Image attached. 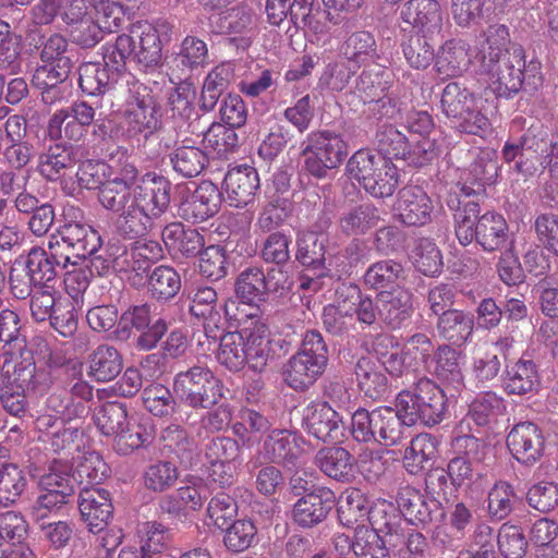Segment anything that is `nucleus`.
I'll return each instance as SVG.
<instances>
[{"instance_id":"1","label":"nucleus","mask_w":558,"mask_h":558,"mask_svg":"<svg viewBox=\"0 0 558 558\" xmlns=\"http://www.w3.org/2000/svg\"><path fill=\"white\" fill-rule=\"evenodd\" d=\"M137 177V168L124 163L98 192L100 205L117 216V232L130 240L146 235L170 205L171 183L167 178L146 173L136 184Z\"/></svg>"},{"instance_id":"2","label":"nucleus","mask_w":558,"mask_h":558,"mask_svg":"<svg viewBox=\"0 0 558 558\" xmlns=\"http://www.w3.org/2000/svg\"><path fill=\"white\" fill-rule=\"evenodd\" d=\"M102 58L106 64L117 72L125 70L130 57L145 71L154 70L161 64V40L158 29L149 24L138 22L131 28V35L117 36L113 44L102 46Z\"/></svg>"},{"instance_id":"3","label":"nucleus","mask_w":558,"mask_h":558,"mask_svg":"<svg viewBox=\"0 0 558 558\" xmlns=\"http://www.w3.org/2000/svg\"><path fill=\"white\" fill-rule=\"evenodd\" d=\"M541 68V62L536 59L526 62L524 49L513 45L500 62L483 71L490 75V88L496 96L508 99L521 89L536 92L544 81Z\"/></svg>"},{"instance_id":"4","label":"nucleus","mask_w":558,"mask_h":558,"mask_svg":"<svg viewBox=\"0 0 558 558\" xmlns=\"http://www.w3.org/2000/svg\"><path fill=\"white\" fill-rule=\"evenodd\" d=\"M128 87L124 134L130 140H148L162 126L161 105L153 89L130 74L122 75Z\"/></svg>"},{"instance_id":"5","label":"nucleus","mask_w":558,"mask_h":558,"mask_svg":"<svg viewBox=\"0 0 558 558\" xmlns=\"http://www.w3.org/2000/svg\"><path fill=\"white\" fill-rule=\"evenodd\" d=\"M407 427L422 423L425 426L439 424L447 413V397L436 383L421 377L412 389L401 390L396 398Z\"/></svg>"},{"instance_id":"6","label":"nucleus","mask_w":558,"mask_h":558,"mask_svg":"<svg viewBox=\"0 0 558 558\" xmlns=\"http://www.w3.org/2000/svg\"><path fill=\"white\" fill-rule=\"evenodd\" d=\"M328 363L327 344L317 330H307L301 348L287 362L283 380L292 389L304 391L324 373Z\"/></svg>"},{"instance_id":"7","label":"nucleus","mask_w":558,"mask_h":558,"mask_svg":"<svg viewBox=\"0 0 558 558\" xmlns=\"http://www.w3.org/2000/svg\"><path fill=\"white\" fill-rule=\"evenodd\" d=\"M350 179L377 198L389 197L399 184L397 167L380 154L357 150L347 163Z\"/></svg>"},{"instance_id":"8","label":"nucleus","mask_w":558,"mask_h":558,"mask_svg":"<svg viewBox=\"0 0 558 558\" xmlns=\"http://www.w3.org/2000/svg\"><path fill=\"white\" fill-rule=\"evenodd\" d=\"M478 104L480 99L458 82L448 83L442 89L441 111L460 133L482 136L489 130L490 122Z\"/></svg>"},{"instance_id":"9","label":"nucleus","mask_w":558,"mask_h":558,"mask_svg":"<svg viewBox=\"0 0 558 558\" xmlns=\"http://www.w3.org/2000/svg\"><path fill=\"white\" fill-rule=\"evenodd\" d=\"M401 414L397 407H378L372 411L359 408L351 417V435L359 442L397 445L407 426Z\"/></svg>"},{"instance_id":"10","label":"nucleus","mask_w":558,"mask_h":558,"mask_svg":"<svg viewBox=\"0 0 558 558\" xmlns=\"http://www.w3.org/2000/svg\"><path fill=\"white\" fill-rule=\"evenodd\" d=\"M178 399L194 410L210 409L225 397L222 380L206 365H194L173 378Z\"/></svg>"},{"instance_id":"11","label":"nucleus","mask_w":558,"mask_h":558,"mask_svg":"<svg viewBox=\"0 0 558 558\" xmlns=\"http://www.w3.org/2000/svg\"><path fill=\"white\" fill-rule=\"evenodd\" d=\"M304 169L317 179L330 177L348 155V145L341 135L323 130L310 133L302 143Z\"/></svg>"},{"instance_id":"12","label":"nucleus","mask_w":558,"mask_h":558,"mask_svg":"<svg viewBox=\"0 0 558 558\" xmlns=\"http://www.w3.org/2000/svg\"><path fill=\"white\" fill-rule=\"evenodd\" d=\"M245 314L235 300H228L223 305L225 315L239 326L244 325L246 364L254 372H262L271 355V341L268 326L258 317V307Z\"/></svg>"},{"instance_id":"13","label":"nucleus","mask_w":558,"mask_h":558,"mask_svg":"<svg viewBox=\"0 0 558 558\" xmlns=\"http://www.w3.org/2000/svg\"><path fill=\"white\" fill-rule=\"evenodd\" d=\"M75 486L76 480L72 474L50 466L48 472L39 477L38 494L31 507L32 518L40 521L58 512L70 502L75 494Z\"/></svg>"},{"instance_id":"14","label":"nucleus","mask_w":558,"mask_h":558,"mask_svg":"<svg viewBox=\"0 0 558 558\" xmlns=\"http://www.w3.org/2000/svg\"><path fill=\"white\" fill-rule=\"evenodd\" d=\"M15 265L23 267L35 284L49 286L69 265L75 266L76 262L72 260V256L62 250L57 240L49 239L47 248L31 247L15 259Z\"/></svg>"},{"instance_id":"15","label":"nucleus","mask_w":558,"mask_h":558,"mask_svg":"<svg viewBox=\"0 0 558 558\" xmlns=\"http://www.w3.org/2000/svg\"><path fill=\"white\" fill-rule=\"evenodd\" d=\"M435 204L418 185L403 186L392 206L393 217L407 227H424L433 221Z\"/></svg>"},{"instance_id":"16","label":"nucleus","mask_w":558,"mask_h":558,"mask_svg":"<svg viewBox=\"0 0 558 558\" xmlns=\"http://www.w3.org/2000/svg\"><path fill=\"white\" fill-rule=\"evenodd\" d=\"M396 501L404 520L417 527L426 529L446 514L438 500L427 499L421 490L409 485L399 488Z\"/></svg>"},{"instance_id":"17","label":"nucleus","mask_w":558,"mask_h":558,"mask_svg":"<svg viewBox=\"0 0 558 558\" xmlns=\"http://www.w3.org/2000/svg\"><path fill=\"white\" fill-rule=\"evenodd\" d=\"M221 204V194L211 181H202L194 191L186 190L181 197L178 215L191 223L203 222L215 216Z\"/></svg>"},{"instance_id":"18","label":"nucleus","mask_w":558,"mask_h":558,"mask_svg":"<svg viewBox=\"0 0 558 558\" xmlns=\"http://www.w3.org/2000/svg\"><path fill=\"white\" fill-rule=\"evenodd\" d=\"M507 447L519 463L534 465L542 459L545 450L543 429L533 422H520L509 432Z\"/></svg>"},{"instance_id":"19","label":"nucleus","mask_w":558,"mask_h":558,"mask_svg":"<svg viewBox=\"0 0 558 558\" xmlns=\"http://www.w3.org/2000/svg\"><path fill=\"white\" fill-rule=\"evenodd\" d=\"M335 493L325 486H314L293 505L291 518L294 524L312 529L324 522L335 505Z\"/></svg>"},{"instance_id":"20","label":"nucleus","mask_w":558,"mask_h":558,"mask_svg":"<svg viewBox=\"0 0 558 558\" xmlns=\"http://www.w3.org/2000/svg\"><path fill=\"white\" fill-rule=\"evenodd\" d=\"M50 239L57 240L62 250L72 256V260L94 255L102 243L101 236L95 229L76 220H66Z\"/></svg>"},{"instance_id":"21","label":"nucleus","mask_w":558,"mask_h":558,"mask_svg":"<svg viewBox=\"0 0 558 558\" xmlns=\"http://www.w3.org/2000/svg\"><path fill=\"white\" fill-rule=\"evenodd\" d=\"M306 432L324 442H339L344 425L341 415L326 401L310 403L303 412Z\"/></svg>"},{"instance_id":"22","label":"nucleus","mask_w":558,"mask_h":558,"mask_svg":"<svg viewBox=\"0 0 558 558\" xmlns=\"http://www.w3.org/2000/svg\"><path fill=\"white\" fill-rule=\"evenodd\" d=\"M81 519L90 533L102 532L113 514L110 493L100 487H85L78 496Z\"/></svg>"},{"instance_id":"23","label":"nucleus","mask_w":558,"mask_h":558,"mask_svg":"<svg viewBox=\"0 0 558 558\" xmlns=\"http://www.w3.org/2000/svg\"><path fill=\"white\" fill-rule=\"evenodd\" d=\"M155 439L153 420L145 415L133 413L125 420L122 428L113 438V449L120 456L147 448Z\"/></svg>"},{"instance_id":"24","label":"nucleus","mask_w":558,"mask_h":558,"mask_svg":"<svg viewBox=\"0 0 558 558\" xmlns=\"http://www.w3.org/2000/svg\"><path fill=\"white\" fill-rule=\"evenodd\" d=\"M501 378L502 389L509 396L530 397L541 387L537 365L524 355L514 362L506 363Z\"/></svg>"},{"instance_id":"25","label":"nucleus","mask_w":558,"mask_h":558,"mask_svg":"<svg viewBox=\"0 0 558 558\" xmlns=\"http://www.w3.org/2000/svg\"><path fill=\"white\" fill-rule=\"evenodd\" d=\"M298 440V435L288 429L272 428L264 438L259 454L270 463L292 469L302 453Z\"/></svg>"},{"instance_id":"26","label":"nucleus","mask_w":558,"mask_h":558,"mask_svg":"<svg viewBox=\"0 0 558 558\" xmlns=\"http://www.w3.org/2000/svg\"><path fill=\"white\" fill-rule=\"evenodd\" d=\"M78 85L82 92L88 96H100L102 102L113 106V90L118 84L117 72L112 66L100 63L87 62L78 69Z\"/></svg>"},{"instance_id":"27","label":"nucleus","mask_w":558,"mask_h":558,"mask_svg":"<svg viewBox=\"0 0 558 558\" xmlns=\"http://www.w3.org/2000/svg\"><path fill=\"white\" fill-rule=\"evenodd\" d=\"M77 149L69 143L57 142L38 155L37 171L48 181H57L77 163Z\"/></svg>"},{"instance_id":"28","label":"nucleus","mask_w":558,"mask_h":558,"mask_svg":"<svg viewBox=\"0 0 558 558\" xmlns=\"http://www.w3.org/2000/svg\"><path fill=\"white\" fill-rule=\"evenodd\" d=\"M259 189V177L255 168L242 165L230 169L223 180V190L231 206L244 207L253 202Z\"/></svg>"},{"instance_id":"29","label":"nucleus","mask_w":558,"mask_h":558,"mask_svg":"<svg viewBox=\"0 0 558 558\" xmlns=\"http://www.w3.org/2000/svg\"><path fill=\"white\" fill-rule=\"evenodd\" d=\"M508 27L502 24L489 25L475 40L474 59L482 69H492L510 50Z\"/></svg>"},{"instance_id":"30","label":"nucleus","mask_w":558,"mask_h":558,"mask_svg":"<svg viewBox=\"0 0 558 558\" xmlns=\"http://www.w3.org/2000/svg\"><path fill=\"white\" fill-rule=\"evenodd\" d=\"M463 353L449 344H440L435 350L433 374L448 389L459 392L464 387Z\"/></svg>"},{"instance_id":"31","label":"nucleus","mask_w":558,"mask_h":558,"mask_svg":"<svg viewBox=\"0 0 558 558\" xmlns=\"http://www.w3.org/2000/svg\"><path fill=\"white\" fill-rule=\"evenodd\" d=\"M8 384L19 388L21 392H44L51 379L44 368L36 366L31 351L22 352L21 356L14 361L13 372L8 379Z\"/></svg>"},{"instance_id":"32","label":"nucleus","mask_w":558,"mask_h":558,"mask_svg":"<svg viewBox=\"0 0 558 558\" xmlns=\"http://www.w3.org/2000/svg\"><path fill=\"white\" fill-rule=\"evenodd\" d=\"M378 301L380 323L390 329H399L413 315V294L408 289L380 291Z\"/></svg>"},{"instance_id":"33","label":"nucleus","mask_w":558,"mask_h":558,"mask_svg":"<svg viewBox=\"0 0 558 558\" xmlns=\"http://www.w3.org/2000/svg\"><path fill=\"white\" fill-rule=\"evenodd\" d=\"M436 331L446 344L462 347L472 339L474 331V317L462 310L447 311L437 317Z\"/></svg>"},{"instance_id":"34","label":"nucleus","mask_w":558,"mask_h":558,"mask_svg":"<svg viewBox=\"0 0 558 558\" xmlns=\"http://www.w3.org/2000/svg\"><path fill=\"white\" fill-rule=\"evenodd\" d=\"M386 85L387 82L383 81L380 73L371 70H364L356 80V90L365 104L373 105L369 110L378 119L393 113L391 100L386 95Z\"/></svg>"},{"instance_id":"35","label":"nucleus","mask_w":558,"mask_h":558,"mask_svg":"<svg viewBox=\"0 0 558 558\" xmlns=\"http://www.w3.org/2000/svg\"><path fill=\"white\" fill-rule=\"evenodd\" d=\"M161 238L169 252L184 257L198 255L205 245L204 236L196 229L185 228L181 222L168 223Z\"/></svg>"},{"instance_id":"36","label":"nucleus","mask_w":558,"mask_h":558,"mask_svg":"<svg viewBox=\"0 0 558 558\" xmlns=\"http://www.w3.org/2000/svg\"><path fill=\"white\" fill-rule=\"evenodd\" d=\"M315 465L328 477L339 482H349L353 477L351 453L342 447H325L314 458Z\"/></svg>"},{"instance_id":"37","label":"nucleus","mask_w":558,"mask_h":558,"mask_svg":"<svg viewBox=\"0 0 558 558\" xmlns=\"http://www.w3.org/2000/svg\"><path fill=\"white\" fill-rule=\"evenodd\" d=\"M339 52L345 61L356 69L379 58L376 39L367 31H357L350 34L340 45Z\"/></svg>"},{"instance_id":"38","label":"nucleus","mask_w":558,"mask_h":558,"mask_svg":"<svg viewBox=\"0 0 558 558\" xmlns=\"http://www.w3.org/2000/svg\"><path fill=\"white\" fill-rule=\"evenodd\" d=\"M471 58H474V50L464 40H447L436 58L437 71L445 76H458L468 70Z\"/></svg>"},{"instance_id":"39","label":"nucleus","mask_w":558,"mask_h":558,"mask_svg":"<svg viewBox=\"0 0 558 558\" xmlns=\"http://www.w3.org/2000/svg\"><path fill=\"white\" fill-rule=\"evenodd\" d=\"M169 157L172 169L183 178L197 177L209 163L207 153L191 140H184Z\"/></svg>"},{"instance_id":"40","label":"nucleus","mask_w":558,"mask_h":558,"mask_svg":"<svg viewBox=\"0 0 558 558\" xmlns=\"http://www.w3.org/2000/svg\"><path fill=\"white\" fill-rule=\"evenodd\" d=\"M122 368V355L113 345L99 344L88 356V375L97 381L114 379Z\"/></svg>"},{"instance_id":"41","label":"nucleus","mask_w":558,"mask_h":558,"mask_svg":"<svg viewBox=\"0 0 558 558\" xmlns=\"http://www.w3.org/2000/svg\"><path fill=\"white\" fill-rule=\"evenodd\" d=\"M508 223L502 215L487 210L477 221L474 241L486 252H494L505 245L508 240Z\"/></svg>"},{"instance_id":"42","label":"nucleus","mask_w":558,"mask_h":558,"mask_svg":"<svg viewBox=\"0 0 558 558\" xmlns=\"http://www.w3.org/2000/svg\"><path fill=\"white\" fill-rule=\"evenodd\" d=\"M325 240L313 231H303L298 234L295 259L303 266L317 271L318 277L326 275Z\"/></svg>"},{"instance_id":"43","label":"nucleus","mask_w":558,"mask_h":558,"mask_svg":"<svg viewBox=\"0 0 558 558\" xmlns=\"http://www.w3.org/2000/svg\"><path fill=\"white\" fill-rule=\"evenodd\" d=\"M399 348L398 340L391 335H379L376 339L375 352L381 365L389 375L397 378L408 375L412 369L411 361Z\"/></svg>"},{"instance_id":"44","label":"nucleus","mask_w":558,"mask_h":558,"mask_svg":"<svg viewBox=\"0 0 558 558\" xmlns=\"http://www.w3.org/2000/svg\"><path fill=\"white\" fill-rule=\"evenodd\" d=\"M403 22L420 29L440 27L442 13L437 0H409L401 10Z\"/></svg>"},{"instance_id":"45","label":"nucleus","mask_w":558,"mask_h":558,"mask_svg":"<svg viewBox=\"0 0 558 558\" xmlns=\"http://www.w3.org/2000/svg\"><path fill=\"white\" fill-rule=\"evenodd\" d=\"M360 390L372 400H380L389 391L388 378L380 367L369 357H362L355 366Z\"/></svg>"},{"instance_id":"46","label":"nucleus","mask_w":558,"mask_h":558,"mask_svg":"<svg viewBox=\"0 0 558 558\" xmlns=\"http://www.w3.org/2000/svg\"><path fill=\"white\" fill-rule=\"evenodd\" d=\"M401 515L399 509L397 510L391 502L378 501L369 509L368 521L372 525L369 530L375 531L383 538L386 537L390 544L391 539H395L404 529Z\"/></svg>"},{"instance_id":"47","label":"nucleus","mask_w":558,"mask_h":558,"mask_svg":"<svg viewBox=\"0 0 558 558\" xmlns=\"http://www.w3.org/2000/svg\"><path fill=\"white\" fill-rule=\"evenodd\" d=\"M180 274L171 266L159 265L147 277V291L151 299L160 303L171 301L181 290Z\"/></svg>"},{"instance_id":"48","label":"nucleus","mask_w":558,"mask_h":558,"mask_svg":"<svg viewBox=\"0 0 558 558\" xmlns=\"http://www.w3.org/2000/svg\"><path fill=\"white\" fill-rule=\"evenodd\" d=\"M437 454V440L430 434H418L412 438L403 453V466L411 475H417L425 470L426 464Z\"/></svg>"},{"instance_id":"49","label":"nucleus","mask_w":558,"mask_h":558,"mask_svg":"<svg viewBox=\"0 0 558 558\" xmlns=\"http://www.w3.org/2000/svg\"><path fill=\"white\" fill-rule=\"evenodd\" d=\"M498 165L490 157L489 153L480 154L470 166L471 185L466 183L461 187V192L465 197L483 196L486 192V185H492L497 177Z\"/></svg>"},{"instance_id":"50","label":"nucleus","mask_w":558,"mask_h":558,"mask_svg":"<svg viewBox=\"0 0 558 558\" xmlns=\"http://www.w3.org/2000/svg\"><path fill=\"white\" fill-rule=\"evenodd\" d=\"M233 76L232 66L226 63L215 66L207 74L199 98V107L203 111L209 112L215 109L219 98L228 89Z\"/></svg>"},{"instance_id":"51","label":"nucleus","mask_w":558,"mask_h":558,"mask_svg":"<svg viewBox=\"0 0 558 558\" xmlns=\"http://www.w3.org/2000/svg\"><path fill=\"white\" fill-rule=\"evenodd\" d=\"M457 199V208L453 214L454 233L459 243L463 246L471 244L476 236L477 221L482 219L481 206L477 201Z\"/></svg>"},{"instance_id":"52","label":"nucleus","mask_w":558,"mask_h":558,"mask_svg":"<svg viewBox=\"0 0 558 558\" xmlns=\"http://www.w3.org/2000/svg\"><path fill=\"white\" fill-rule=\"evenodd\" d=\"M32 40L37 36L40 40L39 58L44 63L74 66V52L70 48L66 38L58 33H53L47 38L40 31H33L28 35Z\"/></svg>"},{"instance_id":"53","label":"nucleus","mask_w":558,"mask_h":558,"mask_svg":"<svg viewBox=\"0 0 558 558\" xmlns=\"http://www.w3.org/2000/svg\"><path fill=\"white\" fill-rule=\"evenodd\" d=\"M69 4L60 0H38L29 11L31 21L35 26H48L53 24L57 17H60L65 25H73L84 17L87 12L78 9V13L72 16H65V12L70 13Z\"/></svg>"},{"instance_id":"54","label":"nucleus","mask_w":558,"mask_h":558,"mask_svg":"<svg viewBox=\"0 0 558 558\" xmlns=\"http://www.w3.org/2000/svg\"><path fill=\"white\" fill-rule=\"evenodd\" d=\"M404 274L405 270L401 263L395 259H383L368 266L363 280L368 289L384 291V289L399 284L400 280L404 278Z\"/></svg>"},{"instance_id":"55","label":"nucleus","mask_w":558,"mask_h":558,"mask_svg":"<svg viewBox=\"0 0 558 558\" xmlns=\"http://www.w3.org/2000/svg\"><path fill=\"white\" fill-rule=\"evenodd\" d=\"M380 220L377 207L373 204H361L343 213L339 226L347 235H360L375 228Z\"/></svg>"},{"instance_id":"56","label":"nucleus","mask_w":558,"mask_h":558,"mask_svg":"<svg viewBox=\"0 0 558 558\" xmlns=\"http://www.w3.org/2000/svg\"><path fill=\"white\" fill-rule=\"evenodd\" d=\"M207 60V44L196 36H186L174 54L173 63L182 75L187 76L194 70L203 68Z\"/></svg>"},{"instance_id":"57","label":"nucleus","mask_w":558,"mask_h":558,"mask_svg":"<svg viewBox=\"0 0 558 558\" xmlns=\"http://www.w3.org/2000/svg\"><path fill=\"white\" fill-rule=\"evenodd\" d=\"M151 308L147 303L130 305L120 314V324L112 330L111 341L124 343L132 336L133 330H144L151 322Z\"/></svg>"},{"instance_id":"58","label":"nucleus","mask_w":558,"mask_h":558,"mask_svg":"<svg viewBox=\"0 0 558 558\" xmlns=\"http://www.w3.org/2000/svg\"><path fill=\"white\" fill-rule=\"evenodd\" d=\"M95 108L86 101H75L68 109L56 111L48 121L47 135L50 140L62 138V125L69 118H73L80 124L88 128L95 121Z\"/></svg>"},{"instance_id":"59","label":"nucleus","mask_w":558,"mask_h":558,"mask_svg":"<svg viewBox=\"0 0 558 558\" xmlns=\"http://www.w3.org/2000/svg\"><path fill=\"white\" fill-rule=\"evenodd\" d=\"M244 326L239 331L227 332L220 339L218 362L231 372H239L246 365Z\"/></svg>"},{"instance_id":"60","label":"nucleus","mask_w":558,"mask_h":558,"mask_svg":"<svg viewBox=\"0 0 558 558\" xmlns=\"http://www.w3.org/2000/svg\"><path fill=\"white\" fill-rule=\"evenodd\" d=\"M506 411L505 399L494 391L478 395L469 405L468 417L478 426L495 421Z\"/></svg>"},{"instance_id":"61","label":"nucleus","mask_w":558,"mask_h":558,"mask_svg":"<svg viewBox=\"0 0 558 558\" xmlns=\"http://www.w3.org/2000/svg\"><path fill=\"white\" fill-rule=\"evenodd\" d=\"M264 280V271L258 267H248L241 271L235 282V293L243 305H256L264 301L267 294Z\"/></svg>"},{"instance_id":"62","label":"nucleus","mask_w":558,"mask_h":558,"mask_svg":"<svg viewBox=\"0 0 558 558\" xmlns=\"http://www.w3.org/2000/svg\"><path fill=\"white\" fill-rule=\"evenodd\" d=\"M375 144L378 151L388 160L405 159L409 154V143L407 137L391 124H383L378 128L375 135Z\"/></svg>"},{"instance_id":"63","label":"nucleus","mask_w":558,"mask_h":558,"mask_svg":"<svg viewBox=\"0 0 558 558\" xmlns=\"http://www.w3.org/2000/svg\"><path fill=\"white\" fill-rule=\"evenodd\" d=\"M517 500L513 486L506 481H497L488 492L489 517L498 521L506 519L513 511Z\"/></svg>"},{"instance_id":"64","label":"nucleus","mask_w":558,"mask_h":558,"mask_svg":"<svg viewBox=\"0 0 558 558\" xmlns=\"http://www.w3.org/2000/svg\"><path fill=\"white\" fill-rule=\"evenodd\" d=\"M389 545L398 558H427L430 551L426 536L416 530L403 529Z\"/></svg>"}]
</instances>
